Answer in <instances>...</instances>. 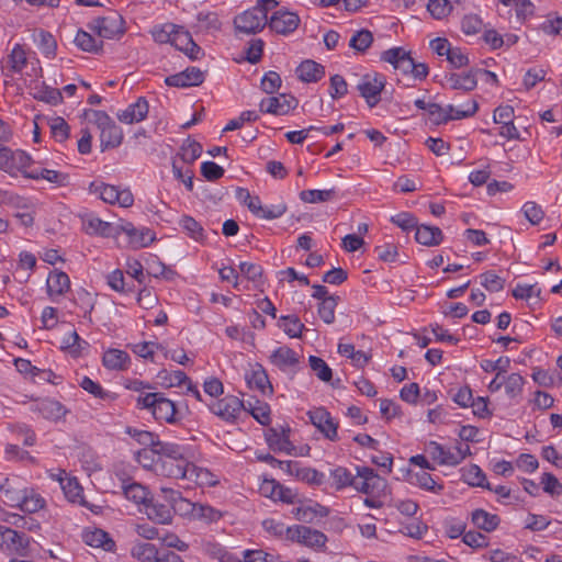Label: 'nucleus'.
<instances>
[{"label":"nucleus","mask_w":562,"mask_h":562,"mask_svg":"<svg viewBox=\"0 0 562 562\" xmlns=\"http://www.w3.org/2000/svg\"><path fill=\"white\" fill-rule=\"evenodd\" d=\"M138 408L148 409L159 422L173 424L178 422L176 404L162 393L149 392L136 398Z\"/></svg>","instance_id":"f257e3e1"},{"label":"nucleus","mask_w":562,"mask_h":562,"mask_svg":"<svg viewBox=\"0 0 562 562\" xmlns=\"http://www.w3.org/2000/svg\"><path fill=\"white\" fill-rule=\"evenodd\" d=\"M85 115L87 117L91 116L100 130V146L102 151L108 148H116L122 144L123 131L115 124L106 112L99 110H86Z\"/></svg>","instance_id":"f03ea898"},{"label":"nucleus","mask_w":562,"mask_h":562,"mask_svg":"<svg viewBox=\"0 0 562 562\" xmlns=\"http://www.w3.org/2000/svg\"><path fill=\"white\" fill-rule=\"evenodd\" d=\"M477 110L479 104L475 100H469L462 108H456L452 104L443 108L438 103H431L428 114L436 124H441L450 120H461L473 116Z\"/></svg>","instance_id":"7ed1b4c3"},{"label":"nucleus","mask_w":562,"mask_h":562,"mask_svg":"<svg viewBox=\"0 0 562 562\" xmlns=\"http://www.w3.org/2000/svg\"><path fill=\"white\" fill-rule=\"evenodd\" d=\"M353 488L366 495H384L387 482L375 471L368 467H357Z\"/></svg>","instance_id":"20e7f679"},{"label":"nucleus","mask_w":562,"mask_h":562,"mask_svg":"<svg viewBox=\"0 0 562 562\" xmlns=\"http://www.w3.org/2000/svg\"><path fill=\"white\" fill-rule=\"evenodd\" d=\"M91 193L109 204H119L122 207H130L134 203V196L130 189H119L115 186L93 181L89 186Z\"/></svg>","instance_id":"39448f33"},{"label":"nucleus","mask_w":562,"mask_h":562,"mask_svg":"<svg viewBox=\"0 0 562 562\" xmlns=\"http://www.w3.org/2000/svg\"><path fill=\"white\" fill-rule=\"evenodd\" d=\"M265 10L257 4L251 9L244 11L234 19L235 29L245 34H256L263 30L268 23V16Z\"/></svg>","instance_id":"423d86ee"},{"label":"nucleus","mask_w":562,"mask_h":562,"mask_svg":"<svg viewBox=\"0 0 562 562\" xmlns=\"http://www.w3.org/2000/svg\"><path fill=\"white\" fill-rule=\"evenodd\" d=\"M89 29L95 32L100 37L112 40L125 33L124 20L120 13L112 11L106 16L92 20L88 24Z\"/></svg>","instance_id":"0eeeda50"},{"label":"nucleus","mask_w":562,"mask_h":562,"mask_svg":"<svg viewBox=\"0 0 562 562\" xmlns=\"http://www.w3.org/2000/svg\"><path fill=\"white\" fill-rule=\"evenodd\" d=\"M286 539L310 548H323L327 541L322 531L302 525L290 527L286 530Z\"/></svg>","instance_id":"6e6552de"},{"label":"nucleus","mask_w":562,"mask_h":562,"mask_svg":"<svg viewBox=\"0 0 562 562\" xmlns=\"http://www.w3.org/2000/svg\"><path fill=\"white\" fill-rule=\"evenodd\" d=\"M299 101L291 94L281 93L263 98L259 103V110L261 113H268L273 115H285L291 110L295 109Z\"/></svg>","instance_id":"1a4fd4ad"},{"label":"nucleus","mask_w":562,"mask_h":562,"mask_svg":"<svg viewBox=\"0 0 562 562\" xmlns=\"http://www.w3.org/2000/svg\"><path fill=\"white\" fill-rule=\"evenodd\" d=\"M211 412L225 422L233 423L243 409L246 403L234 395H227L210 406Z\"/></svg>","instance_id":"9d476101"},{"label":"nucleus","mask_w":562,"mask_h":562,"mask_svg":"<svg viewBox=\"0 0 562 562\" xmlns=\"http://www.w3.org/2000/svg\"><path fill=\"white\" fill-rule=\"evenodd\" d=\"M311 423L330 441L338 440V423L334 420L330 413L324 407H317L307 412Z\"/></svg>","instance_id":"9b49d317"},{"label":"nucleus","mask_w":562,"mask_h":562,"mask_svg":"<svg viewBox=\"0 0 562 562\" xmlns=\"http://www.w3.org/2000/svg\"><path fill=\"white\" fill-rule=\"evenodd\" d=\"M116 228V238L125 234L133 248L146 247L155 240V234L149 228H136L131 222L122 221Z\"/></svg>","instance_id":"f8f14e48"},{"label":"nucleus","mask_w":562,"mask_h":562,"mask_svg":"<svg viewBox=\"0 0 562 562\" xmlns=\"http://www.w3.org/2000/svg\"><path fill=\"white\" fill-rule=\"evenodd\" d=\"M300 22L301 20L296 13L280 9L272 13L269 27L277 34L288 35L299 27Z\"/></svg>","instance_id":"ddd939ff"},{"label":"nucleus","mask_w":562,"mask_h":562,"mask_svg":"<svg viewBox=\"0 0 562 562\" xmlns=\"http://www.w3.org/2000/svg\"><path fill=\"white\" fill-rule=\"evenodd\" d=\"M381 60L391 64L395 70L404 76H411L414 71V59L403 47H393L381 54Z\"/></svg>","instance_id":"4468645a"},{"label":"nucleus","mask_w":562,"mask_h":562,"mask_svg":"<svg viewBox=\"0 0 562 562\" xmlns=\"http://www.w3.org/2000/svg\"><path fill=\"white\" fill-rule=\"evenodd\" d=\"M385 81L380 75H366L357 86L362 98L366 99L368 105L373 108L380 101V93L383 90Z\"/></svg>","instance_id":"2eb2a0df"},{"label":"nucleus","mask_w":562,"mask_h":562,"mask_svg":"<svg viewBox=\"0 0 562 562\" xmlns=\"http://www.w3.org/2000/svg\"><path fill=\"white\" fill-rule=\"evenodd\" d=\"M147 518L156 524L170 525L172 522L173 513L170 506L160 501L159 497H150L144 508L139 509Z\"/></svg>","instance_id":"dca6fc26"},{"label":"nucleus","mask_w":562,"mask_h":562,"mask_svg":"<svg viewBox=\"0 0 562 562\" xmlns=\"http://www.w3.org/2000/svg\"><path fill=\"white\" fill-rule=\"evenodd\" d=\"M203 81L204 72L198 67H188L183 71L165 78L167 86L177 88L196 87Z\"/></svg>","instance_id":"f3484780"},{"label":"nucleus","mask_w":562,"mask_h":562,"mask_svg":"<svg viewBox=\"0 0 562 562\" xmlns=\"http://www.w3.org/2000/svg\"><path fill=\"white\" fill-rule=\"evenodd\" d=\"M30 409L33 413H37L43 418L53 422L60 420L68 413L66 407L60 402L52 398L35 401L31 405Z\"/></svg>","instance_id":"a211bd4d"},{"label":"nucleus","mask_w":562,"mask_h":562,"mask_svg":"<svg viewBox=\"0 0 562 562\" xmlns=\"http://www.w3.org/2000/svg\"><path fill=\"white\" fill-rule=\"evenodd\" d=\"M189 467H191V462H189L188 459H158L156 473L167 477L186 480Z\"/></svg>","instance_id":"6ab92c4d"},{"label":"nucleus","mask_w":562,"mask_h":562,"mask_svg":"<svg viewBox=\"0 0 562 562\" xmlns=\"http://www.w3.org/2000/svg\"><path fill=\"white\" fill-rule=\"evenodd\" d=\"M29 537L9 527L5 528L0 542V549L2 551L25 555Z\"/></svg>","instance_id":"aec40b11"},{"label":"nucleus","mask_w":562,"mask_h":562,"mask_svg":"<svg viewBox=\"0 0 562 562\" xmlns=\"http://www.w3.org/2000/svg\"><path fill=\"white\" fill-rule=\"evenodd\" d=\"M30 93L34 99L50 105H57L63 102L60 90L47 86L44 81L32 80L30 83Z\"/></svg>","instance_id":"412c9836"},{"label":"nucleus","mask_w":562,"mask_h":562,"mask_svg":"<svg viewBox=\"0 0 562 562\" xmlns=\"http://www.w3.org/2000/svg\"><path fill=\"white\" fill-rule=\"evenodd\" d=\"M149 111V104L145 97H139L135 103L130 104L125 110L117 113L120 122L133 124L146 119Z\"/></svg>","instance_id":"4be33fe9"},{"label":"nucleus","mask_w":562,"mask_h":562,"mask_svg":"<svg viewBox=\"0 0 562 562\" xmlns=\"http://www.w3.org/2000/svg\"><path fill=\"white\" fill-rule=\"evenodd\" d=\"M289 428H281V430H278L277 428H270L266 432V440L269 448L276 452H285L288 454H291L292 451L294 450V446L289 439Z\"/></svg>","instance_id":"5701e85b"},{"label":"nucleus","mask_w":562,"mask_h":562,"mask_svg":"<svg viewBox=\"0 0 562 562\" xmlns=\"http://www.w3.org/2000/svg\"><path fill=\"white\" fill-rule=\"evenodd\" d=\"M245 379L250 389L258 390L262 394H271L273 391L266 370L259 363L246 373Z\"/></svg>","instance_id":"b1692460"},{"label":"nucleus","mask_w":562,"mask_h":562,"mask_svg":"<svg viewBox=\"0 0 562 562\" xmlns=\"http://www.w3.org/2000/svg\"><path fill=\"white\" fill-rule=\"evenodd\" d=\"M82 226L87 234L89 235H99L102 237H113L116 238V225H113L109 222H104L99 217L87 216L82 220Z\"/></svg>","instance_id":"393cba45"},{"label":"nucleus","mask_w":562,"mask_h":562,"mask_svg":"<svg viewBox=\"0 0 562 562\" xmlns=\"http://www.w3.org/2000/svg\"><path fill=\"white\" fill-rule=\"evenodd\" d=\"M296 75L304 82H317L325 76V68L312 59H306L297 66Z\"/></svg>","instance_id":"a878e982"},{"label":"nucleus","mask_w":562,"mask_h":562,"mask_svg":"<svg viewBox=\"0 0 562 562\" xmlns=\"http://www.w3.org/2000/svg\"><path fill=\"white\" fill-rule=\"evenodd\" d=\"M449 87L453 90L472 91L477 86V71L474 69L465 74H450L446 77Z\"/></svg>","instance_id":"bb28decb"},{"label":"nucleus","mask_w":562,"mask_h":562,"mask_svg":"<svg viewBox=\"0 0 562 562\" xmlns=\"http://www.w3.org/2000/svg\"><path fill=\"white\" fill-rule=\"evenodd\" d=\"M415 239L418 244L424 246H437L442 239L443 235L439 227L430 225H417L415 228Z\"/></svg>","instance_id":"cd10ccee"},{"label":"nucleus","mask_w":562,"mask_h":562,"mask_svg":"<svg viewBox=\"0 0 562 562\" xmlns=\"http://www.w3.org/2000/svg\"><path fill=\"white\" fill-rule=\"evenodd\" d=\"M32 158L29 154L23 150H9V164L7 172L11 176H14V170L20 171L24 178H26L27 173H31V170L27 168L32 164Z\"/></svg>","instance_id":"c85d7f7f"},{"label":"nucleus","mask_w":562,"mask_h":562,"mask_svg":"<svg viewBox=\"0 0 562 562\" xmlns=\"http://www.w3.org/2000/svg\"><path fill=\"white\" fill-rule=\"evenodd\" d=\"M271 362L279 369L285 371L299 363L297 355L286 346L279 347L270 356Z\"/></svg>","instance_id":"c756f323"},{"label":"nucleus","mask_w":562,"mask_h":562,"mask_svg":"<svg viewBox=\"0 0 562 562\" xmlns=\"http://www.w3.org/2000/svg\"><path fill=\"white\" fill-rule=\"evenodd\" d=\"M471 521L476 528L486 532H492L498 527L501 519L495 514L477 508L472 512Z\"/></svg>","instance_id":"7c9ffc66"},{"label":"nucleus","mask_w":562,"mask_h":562,"mask_svg":"<svg viewBox=\"0 0 562 562\" xmlns=\"http://www.w3.org/2000/svg\"><path fill=\"white\" fill-rule=\"evenodd\" d=\"M102 363L109 370H125L130 363V356L123 350L112 348L104 352Z\"/></svg>","instance_id":"2f4dec72"},{"label":"nucleus","mask_w":562,"mask_h":562,"mask_svg":"<svg viewBox=\"0 0 562 562\" xmlns=\"http://www.w3.org/2000/svg\"><path fill=\"white\" fill-rule=\"evenodd\" d=\"M26 178L33 180L43 179L58 187H66L70 183L69 176L67 173L46 168H42L40 170H31V173H27Z\"/></svg>","instance_id":"473e14b6"},{"label":"nucleus","mask_w":562,"mask_h":562,"mask_svg":"<svg viewBox=\"0 0 562 562\" xmlns=\"http://www.w3.org/2000/svg\"><path fill=\"white\" fill-rule=\"evenodd\" d=\"M26 487H19L15 480L4 479L0 484V491L2 492L5 503L11 507H19Z\"/></svg>","instance_id":"72a5a7b5"},{"label":"nucleus","mask_w":562,"mask_h":562,"mask_svg":"<svg viewBox=\"0 0 562 562\" xmlns=\"http://www.w3.org/2000/svg\"><path fill=\"white\" fill-rule=\"evenodd\" d=\"M160 552L149 542L137 541L131 548V555L139 562H156Z\"/></svg>","instance_id":"f704fd0d"},{"label":"nucleus","mask_w":562,"mask_h":562,"mask_svg":"<svg viewBox=\"0 0 562 562\" xmlns=\"http://www.w3.org/2000/svg\"><path fill=\"white\" fill-rule=\"evenodd\" d=\"M83 541L93 548H102L105 551H111L115 543L114 541L109 537V535L101 530V529H94V530H87L83 532Z\"/></svg>","instance_id":"c9c22d12"},{"label":"nucleus","mask_w":562,"mask_h":562,"mask_svg":"<svg viewBox=\"0 0 562 562\" xmlns=\"http://www.w3.org/2000/svg\"><path fill=\"white\" fill-rule=\"evenodd\" d=\"M70 289V280L63 271H53L47 278V292L49 295H63Z\"/></svg>","instance_id":"e433bc0d"},{"label":"nucleus","mask_w":562,"mask_h":562,"mask_svg":"<svg viewBox=\"0 0 562 562\" xmlns=\"http://www.w3.org/2000/svg\"><path fill=\"white\" fill-rule=\"evenodd\" d=\"M426 452L430 458L438 462L440 465H457V460L453 458V452L445 449V447L436 441H430L426 447Z\"/></svg>","instance_id":"4c0bfd02"},{"label":"nucleus","mask_w":562,"mask_h":562,"mask_svg":"<svg viewBox=\"0 0 562 562\" xmlns=\"http://www.w3.org/2000/svg\"><path fill=\"white\" fill-rule=\"evenodd\" d=\"M60 485L65 496L72 503L86 506L83 490L76 477L60 479Z\"/></svg>","instance_id":"58836bf2"},{"label":"nucleus","mask_w":562,"mask_h":562,"mask_svg":"<svg viewBox=\"0 0 562 562\" xmlns=\"http://www.w3.org/2000/svg\"><path fill=\"white\" fill-rule=\"evenodd\" d=\"M123 493L128 501L142 505L143 508L151 497L147 488L136 482L123 485Z\"/></svg>","instance_id":"ea45409f"},{"label":"nucleus","mask_w":562,"mask_h":562,"mask_svg":"<svg viewBox=\"0 0 562 562\" xmlns=\"http://www.w3.org/2000/svg\"><path fill=\"white\" fill-rule=\"evenodd\" d=\"M355 476L347 468L336 467L330 469L329 477L333 480L331 486L336 491H341L348 486H353Z\"/></svg>","instance_id":"a19ab883"},{"label":"nucleus","mask_w":562,"mask_h":562,"mask_svg":"<svg viewBox=\"0 0 562 562\" xmlns=\"http://www.w3.org/2000/svg\"><path fill=\"white\" fill-rule=\"evenodd\" d=\"M45 506V499L32 488H26L19 508L25 513H36Z\"/></svg>","instance_id":"79ce46f5"},{"label":"nucleus","mask_w":562,"mask_h":562,"mask_svg":"<svg viewBox=\"0 0 562 562\" xmlns=\"http://www.w3.org/2000/svg\"><path fill=\"white\" fill-rule=\"evenodd\" d=\"M27 63L26 53L22 45L16 44L8 56L9 70L4 72L5 77H10L9 72H21Z\"/></svg>","instance_id":"37998d69"},{"label":"nucleus","mask_w":562,"mask_h":562,"mask_svg":"<svg viewBox=\"0 0 562 562\" xmlns=\"http://www.w3.org/2000/svg\"><path fill=\"white\" fill-rule=\"evenodd\" d=\"M462 479L471 486H480L492 490V486L486 481V476L481 468L476 464H471L463 470Z\"/></svg>","instance_id":"c03bdc74"},{"label":"nucleus","mask_w":562,"mask_h":562,"mask_svg":"<svg viewBox=\"0 0 562 562\" xmlns=\"http://www.w3.org/2000/svg\"><path fill=\"white\" fill-rule=\"evenodd\" d=\"M156 449L159 454V459H187L186 448L178 443L159 441V443H156Z\"/></svg>","instance_id":"a18cd8bd"},{"label":"nucleus","mask_w":562,"mask_h":562,"mask_svg":"<svg viewBox=\"0 0 562 562\" xmlns=\"http://www.w3.org/2000/svg\"><path fill=\"white\" fill-rule=\"evenodd\" d=\"M412 483L418 487L439 494L443 490V485L438 483L428 472L422 470L412 475Z\"/></svg>","instance_id":"49530a36"},{"label":"nucleus","mask_w":562,"mask_h":562,"mask_svg":"<svg viewBox=\"0 0 562 562\" xmlns=\"http://www.w3.org/2000/svg\"><path fill=\"white\" fill-rule=\"evenodd\" d=\"M186 480L192 481L199 485L213 486L217 483L215 475L209 470L196 467L191 463Z\"/></svg>","instance_id":"de8ad7c7"},{"label":"nucleus","mask_w":562,"mask_h":562,"mask_svg":"<svg viewBox=\"0 0 562 562\" xmlns=\"http://www.w3.org/2000/svg\"><path fill=\"white\" fill-rule=\"evenodd\" d=\"M76 45L83 52L99 53L102 49L103 42L95 40L90 33L79 30L75 37Z\"/></svg>","instance_id":"09e8293b"},{"label":"nucleus","mask_w":562,"mask_h":562,"mask_svg":"<svg viewBox=\"0 0 562 562\" xmlns=\"http://www.w3.org/2000/svg\"><path fill=\"white\" fill-rule=\"evenodd\" d=\"M179 225L186 234L195 241H202L205 237L202 225L190 215L181 216Z\"/></svg>","instance_id":"8fccbe9b"},{"label":"nucleus","mask_w":562,"mask_h":562,"mask_svg":"<svg viewBox=\"0 0 562 562\" xmlns=\"http://www.w3.org/2000/svg\"><path fill=\"white\" fill-rule=\"evenodd\" d=\"M279 327L291 338H299L305 328L304 324L294 315L281 316Z\"/></svg>","instance_id":"3c124183"},{"label":"nucleus","mask_w":562,"mask_h":562,"mask_svg":"<svg viewBox=\"0 0 562 562\" xmlns=\"http://www.w3.org/2000/svg\"><path fill=\"white\" fill-rule=\"evenodd\" d=\"M125 432L134 438L144 448H156V443H159L158 435L143 429L134 427H126Z\"/></svg>","instance_id":"603ef678"},{"label":"nucleus","mask_w":562,"mask_h":562,"mask_svg":"<svg viewBox=\"0 0 562 562\" xmlns=\"http://www.w3.org/2000/svg\"><path fill=\"white\" fill-rule=\"evenodd\" d=\"M268 487H271L270 495L273 498L288 504H293L295 502L296 495L293 493V491L277 483L274 480L267 482L262 488L267 491Z\"/></svg>","instance_id":"864d4df0"},{"label":"nucleus","mask_w":562,"mask_h":562,"mask_svg":"<svg viewBox=\"0 0 562 562\" xmlns=\"http://www.w3.org/2000/svg\"><path fill=\"white\" fill-rule=\"evenodd\" d=\"M196 29L200 32H212L221 29V21L215 12H199L196 15Z\"/></svg>","instance_id":"5fc2aeb1"},{"label":"nucleus","mask_w":562,"mask_h":562,"mask_svg":"<svg viewBox=\"0 0 562 562\" xmlns=\"http://www.w3.org/2000/svg\"><path fill=\"white\" fill-rule=\"evenodd\" d=\"M336 196L335 189L327 190H303L300 192V199L305 203H319L333 200Z\"/></svg>","instance_id":"6e6d98bb"},{"label":"nucleus","mask_w":562,"mask_h":562,"mask_svg":"<svg viewBox=\"0 0 562 562\" xmlns=\"http://www.w3.org/2000/svg\"><path fill=\"white\" fill-rule=\"evenodd\" d=\"M202 154V146L188 138L181 146L179 156L187 164H193Z\"/></svg>","instance_id":"4d7b16f0"},{"label":"nucleus","mask_w":562,"mask_h":562,"mask_svg":"<svg viewBox=\"0 0 562 562\" xmlns=\"http://www.w3.org/2000/svg\"><path fill=\"white\" fill-rule=\"evenodd\" d=\"M246 408L259 424L266 426L270 423V407L267 403L256 401L255 405H252L248 401Z\"/></svg>","instance_id":"13d9d810"},{"label":"nucleus","mask_w":562,"mask_h":562,"mask_svg":"<svg viewBox=\"0 0 562 562\" xmlns=\"http://www.w3.org/2000/svg\"><path fill=\"white\" fill-rule=\"evenodd\" d=\"M136 461L145 469L156 472L159 454L156 448H143L135 453Z\"/></svg>","instance_id":"bf43d9fd"},{"label":"nucleus","mask_w":562,"mask_h":562,"mask_svg":"<svg viewBox=\"0 0 562 562\" xmlns=\"http://www.w3.org/2000/svg\"><path fill=\"white\" fill-rule=\"evenodd\" d=\"M373 35L368 30L357 31L350 38L349 46L357 52H366L372 44Z\"/></svg>","instance_id":"052dcab7"},{"label":"nucleus","mask_w":562,"mask_h":562,"mask_svg":"<svg viewBox=\"0 0 562 562\" xmlns=\"http://www.w3.org/2000/svg\"><path fill=\"white\" fill-rule=\"evenodd\" d=\"M338 296H329L323 300L318 305V315L326 324H333L335 321V308Z\"/></svg>","instance_id":"680f3d73"},{"label":"nucleus","mask_w":562,"mask_h":562,"mask_svg":"<svg viewBox=\"0 0 562 562\" xmlns=\"http://www.w3.org/2000/svg\"><path fill=\"white\" fill-rule=\"evenodd\" d=\"M52 136L57 142H65L69 137L70 127L68 123L60 116L54 117L49 121Z\"/></svg>","instance_id":"e2e57ef3"},{"label":"nucleus","mask_w":562,"mask_h":562,"mask_svg":"<svg viewBox=\"0 0 562 562\" xmlns=\"http://www.w3.org/2000/svg\"><path fill=\"white\" fill-rule=\"evenodd\" d=\"M311 369L317 378L324 382H329L333 378V371L327 363L319 357L311 356L308 359Z\"/></svg>","instance_id":"0e129e2a"},{"label":"nucleus","mask_w":562,"mask_h":562,"mask_svg":"<svg viewBox=\"0 0 562 562\" xmlns=\"http://www.w3.org/2000/svg\"><path fill=\"white\" fill-rule=\"evenodd\" d=\"M521 211H522L526 220L531 225H538L544 217V211L542 210V207L539 204H537L533 201L526 202L522 205Z\"/></svg>","instance_id":"69168bd1"},{"label":"nucleus","mask_w":562,"mask_h":562,"mask_svg":"<svg viewBox=\"0 0 562 562\" xmlns=\"http://www.w3.org/2000/svg\"><path fill=\"white\" fill-rule=\"evenodd\" d=\"M480 278L482 286L488 292H499L504 289L505 279L497 276L494 271H486Z\"/></svg>","instance_id":"338daca9"},{"label":"nucleus","mask_w":562,"mask_h":562,"mask_svg":"<svg viewBox=\"0 0 562 562\" xmlns=\"http://www.w3.org/2000/svg\"><path fill=\"white\" fill-rule=\"evenodd\" d=\"M524 378L518 373H512L504 379L505 392L510 398H515L520 395L524 386Z\"/></svg>","instance_id":"774afa93"}]
</instances>
